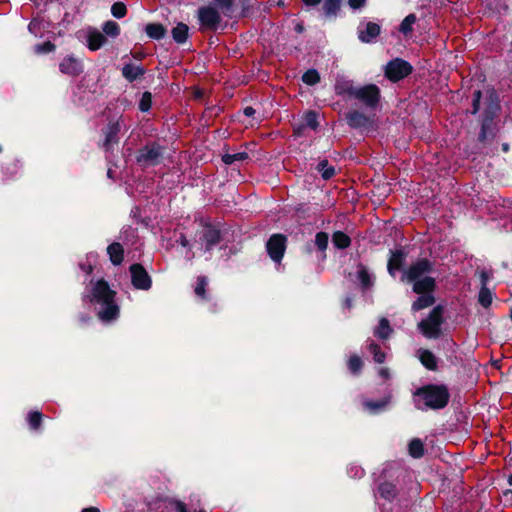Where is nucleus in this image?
I'll return each instance as SVG.
<instances>
[{"instance_id": "obj_1", "label": "nucleus", "mask_w": 512, "mask_h": 512, "mask_svg": "<svg viewBox=\"0 0 512 512\" xmlns=\"http://www.w3.org/2000/svg\"><path fill=\"white\" fill-rule=\"evenodd\" d=\"M89 301L95 306L100 320L109 322L118 317L119 307L115 302V292L110 289L104 280L91 283L90 292L87 295Z\"/></svg>"}, {"instance_id": "obj_2", "label": "nucleus", "mask_w": 512, "mask_h": 512, "mask_svg": "<svg viewBox=\"0 0 512 512\" xmlns=\"http://www.w3.org/2000/svg\"><path fill=\"white\" fill-rule=\"evenodd\" d=\"M432 264L427 259H421L413 263L402 276L403 281L413 283L415 293L432 292L435 280L430 276Z\"/></svg>"}, {"instance_id": "obj_3", "label": "nucleus", "mask_w": 512, "mask_h": 512, "mask_svg": "<svg viewBox=\"0 0 512 512\" xmlns=\"http://www.w3.org/2000/svg\"><path fill=\"white\" fill-rule=\"evenodd\" d=\"M416 395L423 400L426 408L440 409L443 408L449 399V394L445 387L427 386L419 389Z\"/></svg>"}, {"instance_id": "obj_4", "label": "nucleus", "mask_w": 512, "mask_h": 512, "mask_svg": "<svg viewBox=\"0 0 512 512\" xmlns=\"http://www.w3.org/2000/svg\"><path fill=\"white\" fill-rule=\"evenodd\" d=\"M442 323V310L440 307L434 308L428 318L418 324V328L427 338H436L440 333Z\"/></svg>"}, {"instance_id": "obj_5", "label": "nucleus", "mask_w": 512, "mask_h": 512, "mask_svg": "<svg viewBox=\"0 0 512 512\" xmlns=\"http://www.w3.org/2000/svg\"><path fill=\"white\" fill-rule=\"evenodd\" d=\"M411 71V65L402 59H395L386 66V76L392 81H398L404 78L410 74Z\"/></svg>"}, {"instance_id": "obj_6", "label": "nucleus", "mask_w": 512, "mask_h": 512, "mask_svg": "<svg viewBox=\"0 0 512 512\" xmlns=\"http://www.w3.org/2000/svg\"><path fill=\"white\" fill-rule=\"evenodd\" d=\"M286 248V238L280 234H274L267 242V251L271 259L280 262Z\"/></svg>"}, {"instance_id": "obj_7", "label": "nucleus", "mask_w": 512, "mask_h": 512, "mask_svg": "<svg viewBox=\"0 0 512 512\" xmlns=\"http://www.w3.org/2000/svg\"><path fill=\"white\" fill-rule=\"evenodd\" d=\"M198 19L204 28L216 29L220 22V13L216 8L202 7L198 11Z\"/></svg>"}, {"instance_id": "obj_8", "label": "nucleus", "mask_w": 512, "mask_h": 512, "mask_svg": "<svg viewBox=\"0 0 512 512\" xmlns=\"http://www.w3.org/2000/svg\"><path fill=\"white\" fill-rule=\"evenodd\" d=\"M132 284L137 289L148 290L151 287V278L140 264L130 267Z\"/></svg>"}, {"instance_id": "obj_9", "label": "nucleus", "mask_w": 512, "mask_h": 512, "mask_svg": "<svg viewBox=\"0 0 512 512\" xmlns=\"http://www.w3.org/2000/svg\"><path fill=\"white\" fill-rule=\"evenodd\" d=\"M352 95L360 99L367 105H374L378 101L379 90L375 85H367L355 88L351 91Z\"/></svg>"}, {"instance_id": "obj_10", "label": "nucleus", "mask_w": 512, "mask_h": 512, "mask_svg": "<svg viewBox=\"0 0 512 512\" xmlns=\"http://www.w3.org/2000/svg\"><path fill=\"white\" fill-rule=\"evenodd\" d=\"M161 157L160 148L156 145L146 146L139 151L137 162L143 166L155 165Z\"/></svg>"}, {"instance_id": "obj_11", "label": "nucleus", "mask_w": 512, "mask_h": 512, "mask_svg": "<svg viewBox=\"0 0 512 512\" xmlns=\"http://www.w3.org/2000/svg\"><path fill=\"white\" fill-rule=\"evenodd\" d=\"M60 71L70 76L79 75L83 71V66L80 60L75 57H65L59 65Z\"/></svg>"}, {"instance_id": "obj_12", "label": "nucleus", "mask_w": 512, "mask_h": 512, "mask_svg": "<svg viewBox=\"0 0 512 512\" xmlns=\"http://www.w3.org/2000/svg\"><path fill=\"white\" fill-rule=\"evenodd\" d=\"M359 38L362 42H371L380 33V26L373 22L366 23L359 27Z\"/></svg>"}, {"instance_id": "obj_13", "label": "nucleus", "mask_w": 512, "mask_h": 512, "mask_svg": "<svg viewBox=\"0 0 512 512\" xmlns=\"http://www.w3.org/2000/svg\"><path fill=\"white\" fill-rule=\"evenodd\" d=\"M219 232L212 228H205L201 235L202 245L205 246V251H210L214 245L219 242Z\"/></svg>"}, {"instance_id": "obj_14", "label": "nucleus", "mask_w": 512, "mask_h": 512, "mask_svg": "<svg viewBox=\"0 0 512 512\" xmlns=\"http://www.w3.org/2000/svg\"><path fill=\"white\" fill-rule=\"evenodd\" d=\"M106 39L105 36L99 31L93 30L88 34L87 42L88 48L92 51H96L103 46Z\"/></svg>"}, {"instance_id": "obj_15", "label": "nucleus", "mask_w": 512, "mask_h": 512, "mask_svg": "<svg viewBox=\"0 0 512 512\" xmlns=\"http://www.w3.org/2000/svg\"><path fill=\"white\" fill-rule=\"evenodd\" d=\"M404 260L405 254L402 251H395L392 253L388 262V271L392 276H394L395 271L400 269Z\"/></svg>"}, {"instance_id": "obj_16", "label": "nucleus", "mask_w": 512, "mask_h": 512, "mask_svg": "<svg viewBox=\"0 0 512 512\" xmlns=\"http://www.w3.org/2000/svg\"><path fill=\"white\" fill-rule=\"evenodd\" d=\"M421 295L418 299L412 304L413 311H419L424 308L431 306L434 303V298L430 294V292L420 293Z\"/></svg>"}, {"instance_id": "obj_17", "label": "nucleus", "mask_w": 512, "mask_h": 512, "mask_svg": "<svg viewBox=\"0 0 512 512\" xmlns=\"http://www.w3.org/2000/svg\"><path fill=\"white\" fill-rule=\"evenodd\" d=\"M107 253L113 264L118 265L123 260V248L119 243H113L108 246Z\"/></svg>"}, {"instance_id": "obj_18", "label": "nucleus", "mask_w": 512, "mask_h": 512, "mask_svg": "<svg viewBox=\"0 0 512 512\" xmlns=\"http://www.w3.org/2000/svg\"><path fill=\"white\" fill-rule=\"evenodd\" d=\"M143 73V68L138 65L127 64L122 69L123 76L129 81H134L139 76L143 75Z\"/></svg>"}, {"instance_id": "obj_19", "label": "nucleus", "mask_w": 512, "mask_h": 512, "mask_svg": "<svg viewBox=\"0 0 512 512\" xmlns=\"http://www.w3.org/2000/svg\"><path fill=\"white\" fill-rule=\"evenodd\" d=\"M357 278L360 281L363 288H369L373 284L372 275L363 265H358L357 267Z\"/></svg>"}, {"instance_id": "obj_20", "label": "nucleus", "mask_w": 512, "mask_h": 512, "mask_svg": "<svg viewBox=\"0 0 512 512\" xmlns=\"http://www.w3.org/2000/svg\"><path fill=\"white\" fill-rule=\"evenodd\" d=\"M419 359L421 363L428 369L433 370L436 368V358L435 356L428 350H420L419 351Z\"/></svg>"}, {"instance_id": "obj_21", "label": "nucleus", "mask_w": 512, "mask_h": 512, "mask_svg": "<svg viewBox=\"0 0 512 512\" xmlns=\"http://www.w3.org/2000/svg\"><path fill=\"white\" fill-rule=\"evenodd\" d=\"M416 22V16L409 14L406 16L400 24L399 31L405 36H409L413 30V25Z\"/></svg>"}, {"instance_id": "obj_22", "label": "nucleus", "mask_w": 512, "mask_h": 512, "mask_svg": "<svg viewBox=\"0 0 512 512\" xmlns=\"http://www.w3.org/2000/svg\"><path fill=\"white\" fill-rule=\"evenodd\" d=\"M173 38L178 43H183L186 41L188 36V26L183 23H179L172 30Z\"/></svg>"}, {"instance_id": "obj_23", "label": "nucleus", "mask_w": 512, "mask_h": 512, "mask_svg": "<svg viewBox=\"0 0 512 512\" xmlns=\"http://www.w3.org/2000/svg\"><path fill=\"white\" fill-rule=\"evenodd\" d=\"M348 122L353 127H361L368 123V119L360 112L354 111L348 114Z\"/></svg>"}, {"instance_id": "obj_24", "label": "nucleus", "mask_w": 512, "mask_h": 512, "mask_svg": "<svg viewBox=\"0 0 512 512\" xmlns=\"http://www.w3.org/2000/svg\"><path fill=\"white\" fill-rule=\"evenodd\" d=\"M379 494L382 498L391 500L397 494L396 487L392 483H383L379 487Z\"/></svg>"}, {"instance_id": "obj_25", "label": "nucleus", "mask_w": 512, "mask_h": 512, "mask_svg": "<svg viewBox=\"0 0 512 512\" xmlns=\"http://www.w3.org/2000/svg\"><path fill=\"white\" fill-rule=\"evenodd\" d=\"M147 35L153 39H160L165 34V29L161 24H148L145 29Z\"/></svg>"}, {"instance_id": "obj_26", "label": "nucleus", "mask_w": 512, "mask_h": 512, "mask_svg": "<svg viewBox=\"0 0 512 512\" xmlns=\"http://www.w3.org/2000/svg\"><path fill=\"white\" fill-rule=\"evenodd\" d=\"M409 454L413 458H420L424 453L423 443L420 439H413L409 443Z\"/></svg>"}, {"instance_id": "obj_27", "label": "nucleus", "mask_w": 512, "mask_h": 512, "mask_svg": "<svg viewBox=\"0 0 512 512\" xmlns=\"http://www.w3.org/2000/svg\"><path fill=\"white\" fill-rule=\"evenodd\" d=\"M333 244L340 249H344L350 245V238L343 232H335L332 237Z\"/></svg>"}, {"instance_id": "obj_28", "label": "nucleus", "mask_w": 512, "mask_h": 512, "mask_svg": "<svg viewBox=\"0 0 512 512\" xmlns=\"http://www.w3.org/2000/svg\"><path fill=\"white\" fill-rule=\"evenodd\" d=\"M391 332H392V329L389 325L388 320L385 318H382L379 321V325L375 330V335L378 336L379 338L386 339L390 335Z\"/></svg>"}, {"instance_id": "obj_29", "label": "nucleus", "mask_w": 512, "mask_h": 512, "mask_svg": "<svg viewBox=\"0 0 512 512\" xmlns=\"http://www.w3.org/2000/svg\"><path fill=\"white\" fill-rule=\"evenodd\" d=\"M103 31L108 36L116 37L120 33V27L116 22L108 21L104 24Z\"/></svg>"}, {"instance_id": "obj_30", "label": "nucleus", "mask_w": 512, "mask_h": 512, "mask_svg": "<svg viewBox=\"0 0 512 512\" xmlns=\"http://www.w3.org/2000/svg\"><path fill=\"white\" fill-rule=\"evenodd\" d=\"M246 158H247V153L238 152V153H233V154L227 153V154L223 155L222 160L225 164L230 165L236 161H242Z\"/></svg>"}, {"instance_id": "obj_31", "label": "nucleus", "mask_w": 512, "mask_h": 512, "mask_svg": "<svg viewBox=\"0 0 512 512\" xmlns=\"http://www.w3.org/2000/svg\"><path fill=\"white\" fill-rule=\"evenodd\" d=\"M318 171L324 179H330L335 174L334 167L329 166L327 161H322L318 164Z\"/></svg>"}, {"instance_id": "obj_32", "label": "nucleus", "mask_w": 512, "mask_h": 512, "mask_svg": "<svg viewBox=\"0 0 512 512\" xmlns=\"http://www.w3.org/2000/svg\"><path fill=\"white\" fill-rule=\"evenodd\" d=\"M215 3L223 15L230 16L233 0H215Z\"/></svg>"}, {"instance_id": "obj_33", "label": "nucleus", "mask_w": 512, "mask_h": 512, "mask_svg": "<svg viewBox=\"0 0 512 512\" xmlns=\"http://www.w3.org/2000/svg\"><path fill=\"white\" fill-rule=\"evenodd\" d=\"M302 80L308 85H314L319 82L320 77L316 70H308L303 74Z\"/></svg>"}, {"instance_id": "obj_34", "label": "nucleus", "mask_w": 512, "mask_h": 512, "mask_svg": "<svg viewBox=\"0 0 512 512\" xmlns=\"http://www.w3.org/2000/svg\"><path fill=\"white\" fill-rule=\"evenodd\" d=\"M386 404L387 402L384 400L377 402L365 401L364 407L371 413H377L378 411L382 410L386 406Z\"/></svg>"}, {"instance_id": "obj_35", "label": "nucleus", "mask_w": 512, "mask_h": 512, "mask_svg": "<svg viewBox=\"0 0 512 512\" xmlns=\"http://www.w3.org/2000/svg\"><path fill=\"white\" fill-rule=\"evenodd\" d=\"M479 302L484 307H488L492 302L491 292L486 287H483L479 292Z\"/></svg>"}, {"instance_id": "obj_36", "label": "nucleus", "mask_w": 512, "mask_h": 512, "mask_svg": "<svg viewBox=\"0 0 512 512\" xmlns=\"http://www.w3.org/2000/svg\"><path fill=\"white\" fill-rule=\"evenodd\" d=\"M328 234L324 232H319L315 236V244L319 250L324 251L328 245Z\"/></svg>"}, {"instance_id": "obj_37", "label": "nucleus", "mask_w": 512, "mask_h": 512, "mask_svg": "<svg viewBox=\"0 0 512 512\" xmlns=\"http://www.w3.org/2000/svg\"><path fill=\"white\" fill-rule=\"evenodd\" d=\"M152 104V95L150 92H145L142 94V97L140 99L139 103V109L143 112H146L150 109Z\"/></svg>"}, {"instance_id": "obj_38", "label": "nucleus", "mask_w": 512, "mask_h": 512, "mask_svg": "<svg viewBox=\"0 0 512 512\" xmlns=\"http://www.w3.org/2000/svg\"><path fill=\"white\" fill-rule=\"evenodd\" d=\"M111 13L116 18H122L126 15V6L123 3H114L111 8Z\"/></svg>"}, {"instance_id": "obj_39", "label": "nucleus", "mask_w": 512, "mask_h": 512, "mask_svg": "<svg viewBox=\"0 0 512 512\" xmlns=\"http://www.w3.org/2000/svg\"><path fill=\"white\" fill-rule=\"evenodd\" d=\"M120 129L119 123H114L109 127V132L107 133L105 146H108L111 142L114 141L115 135L118 133Z\"/></svg>"}, {"instance_id": "obj_40", "label": "nucleus", "mask_w": 512, "mask_h": 512, "mask_svg": "<svg viewBox=\"0 0 512 512\" xmlns=\"http://www.w3.org/2000/svg\"><path fill=\"white\" fill-rule=\"evenodd\" d=\"M120 129L119 123H114L109 127V132L107 133L105 146H108L111 142L114 141L115 135L118 133Z\"/></svg>"}, {"instance_id": "obj_41", "label": "nucleus", "mask_w": 512, "mask_h": 512, "mask_svg": "<svg viewBox=\"0 0 512 512\" xmlns=\"http://www.w3.org/2000/svg\"><path fill=\"white\" fill-rule=\"evenodd\" d=\"M340 0H325L324 9L327 14H334L339 8Z\"/></svg>"}, {"instance_id": "obj_42", "label": "nucleus", "mask_w": 512, "mask_h": 512, "mask_svg": "<svg viewBox=\"0 0 512 512\" xmlns=\"http://www.w3.org/2000/svg\"><path fill=\"white\" fill-rule=\"evenodd\" d=\"M305 125L311 129H316L318 123H317V115L315 112H308L306 115H305Z\"/></svg>"}, {"instance_id": "obj_43", "label": "nucleus", "mask_w": 512, "mask_h": 512, "mask_svg": "<svg viewBox=\"0 0 512 512\" xmlns=\"http://www.w3.org/2000/svg\"><path fill=\"white\" fill-rule=\"evenodd\" d=\"M348 366L351 372L356 373L361 369L362 361L358 356L354 355L349 359Z\"/></svg>"}, {"instance_id": "obj_44", "label": "nucleus", "mask_w": 512, "mask_h": 512, "mask_svg": "<svg viewBox=\"0 0 512 512\" xmlns=\"http://www.w3.org/2000/svg\"><path fill=\"white\" fill-rule=\"evenodd\" d=\"M369 348L374 354V360L378 363H383L385 360V354L378 349V346L374 343H371Z\"/></svg>"}, {"instance_id": "obj_45", "label": "nucleus", "mask_w": 512, "mask_h": 512, "mask_svg": "<svg viewBox=\"0 0 512 512\" xmlns=\"http://www.w3.org/2000/svg\"><path fill=\"white\" fill-rule=\"evenodd\" d=\"M55 46L51 42H45L42 45H36L34 50L38 54L49 53L54 50Z\"/></svg>"}, {"instance_id": "obj_46", "label": "nucleus", "mask_w": 512, "mask_h": 512, "mask_svg": "<svg viewBox=\"0 0 512 512\" xmlns=\"http://www.w3.org/2000/svg\"><path fill=\"white\" fill-rule=\"evenodd\" d=\"M206 285H207V279L205 277H200L198 279L197 286L195 287L196 295H198L200 297H204Z\"/></svg>"}, {"instance_id": "obj_47", "label": "nucleus", "mask_w": 512, "mask_h": 512, "mask_svg": "<svg viewBox=\"0 0 512 512\" xmlns=\"http://www.w3.org/2000/svg\"><path fill=\"white\" fill-rule=\"evenodd\" d=\"M42 415L39 412H32L29 414V423L32 428L36 429L41 422Z\"/></svg>"}, {"instance_id": "obj_48", "label": "nucleus", "mask_w": 512, "mask_h": 512, "mask_svg": "<svg viewBox=\"0 0 512 512\" xmlns=\"http://www.w3.org/2000/svg\"><path fill=\"white\" fill-rule=\"evenodd\" d=\"M481 98V92L479 90L474 92V99H473V111L472 113H476L479 110V103Z\"/></svg>"}, {"instance_id": "obj_49", "label": "nucleus", "mask_w": 512, "mask_h": 512, "mask_svg": "<svg viewBox=\"0 0 512 512\" xmlns=\"http://www.w3.org/2000/svg\"><path fill=\"white\" fill-rule=\"evenodd\" d=\"M365 0H349V5L353 9L360 8L364 5Z\"/></svg>"}, {"instance_id": "obj_50", "label": "nucleus", "mask_w": 512, "mask_h": 512, "mask_svg": "<svg viewBox=\"0 0 512 512\" xmlns=\"http://www.w3.org/2000/svg\"><path fill=\"white\" fill-rule=\"evenodd\" d=\"M255 113V110L252 107H246L244 109V114L248 117L253 116Z\"/></svg>"}, {"instance_id": "obj_51", "label": "nucleus", "mask_w": 512, "mask_h": 512, "mask_svg": "<svg viewBox=\"0 0 512 512\" xmlns=\"http://www.w3.org/2000/svg\"><path fill=\"white\" fill-rule=\"evenodd\" d=\"M379 374L383 377V378H388L389 377V371L388 369L386 368H381L379 370Z\"/></svg>"}, {"instance_id": "obj_52", "label": "nucleus", "mask_w": 512, "mask_h": 512, "mask_svg": "<svg viewBox=\"0 0 512 512\" xmlns=\"http://www.w3.org/2000/svg\"><path fill=\"white\" fill-rule=\"evenodd\" d=\"M176 509L178 512H187L186 507L183 503H177Z\"/></svg>"}, {"instance_id": "obj_53", "label": "nucleus", "mask_w": 512, "mask_h": 512, "mask_svg": "<svg viewBox=\"0 0 512 512\" xmlns=\"http://www.w3.org/2000/svg\"><path fill=\"white\" fill-rule=\"evenodd\" d=\"M81 268L83 270H85L88 274L92 272V265L91 263L89 262V264L86 266L84 264H81Z\"/></svg>"}, {"instance_id": "obj_54", "label": "nucleus", "mask_w": 512, "mask_h": 512, "mask_svg": "<svg viewBox=\"0 0 512 512\" xmlns=\"http://www.w3.org/2000/svg\"><path fill=\"white\" fill-rule=\"evenodd\" d=\"M38 25V23L36 21H32L30 24H29V30L32 32V33H35V29H36V26Z\"/></svg>"}, {"instance_id": "obj_55", "label": "nucleus", "mask_w": 512, "mask_h": 512, "mask_svg": "<svg viewBox=\"0 0 512 512\" xmlns=\"http://www.w3.org/2000/svg\"><path fill=\"white\" fill-rule=\"evenodd\" d=\"M82 512H100V511L97 508L90 507V508L83 509Z\"/></svg>"}, {"instance_id": "obj_56", "label": "nucleus", "mask_w": 512, "mask_h": 512, "mask_svg": "<svg viewBox=\"0 0 512 512\" xmlns=\"http://www.w3.org/2000/svg\"><path fill=\"white\" fill-rule=\"evenodd\" d=\"M308 5H315L319 3L320 0H303Z\"/></svg>"}, {"instance_id": "obj_57", "label": "nucleus", "mask_w": 512, "mask_h": 512, "mask_svg": "<svg viewBox=\"0 0 512 512\" xmlns=\"http://www.w3.org/2000/svg\"><path fill=\"white\" fill-rule=\"evenodd\" d=\"M180 243H181V245H182V246H184V247H185V246H187L188 241H187V239H186L185 237H181V239H180Z\"/></svg>"}, {"instance_id": "obj_58", "label": "nucleus", "mask_w": 512, "mask_h": 512, "mask_svg": "<svg viewBox=\"0 0 512 512\" xmlns=\"http://www.w3.org/2000/svg\"><path fill=\"white\" fill-rule=\"evenodd\" d=\"M362 475H363V470L357 468L356 473H354V476L361 477Z\"/></svg>"}, {"instance_id": "obj_59", "label": "nucleus", "mask_w": 512, "mask_h": 512, "mask_svg": "<svg viewBox=\"0 0 512 512\" xmlns=\"http://www.w3.org/2000/svg\"><path fill=\"white\" fill-rule=\"evenodd\" d=\"M508 482L512 486V475L509 477Z\"/></svg>"}, {"instance_id": "obj_60", "label": "nucleus", "mask_w": 512, "mask_h": 512, "mask_svg": "<svg viewBox=\"0 0 512 512\" xmlns=\"http://www.w3.org/2000/svg\"><path fill=\"white\" fill-rule=\"evenodd\" d=\"M503 150L504 151H507L508 150V146L506 144L503 145Z\"/></svg>"}, {"instance_id": "obj_61", "label": "nucleus", "mask_w": 512, "mask_h": 512, "mask_svg": "<svg viewBox=\"0 0 512 512\" xmlns=\"http://www.w3.org/2000/svg\"><path fill=\"white\" fill-rule=\"evenodd\" d=\"M484 129H485V126H482V134H481V137H484Z\"/></svg>"}, {"instance_id": "obj_62", "label": "nucleus", "mask_w": 512, "mask_h": 512, "mask_svg": "<svg viewBox=\"0 0 512 512\" xmlns=\"http://www.w3.org/2000/svg\"><path fill=\"white\" fill-rule=\"evenodd\" d=\"M511 319H512V309H511Z\"/></svg>"}, {"instance_id": "obj_63", "label": "nucleus", "mask_w": 512, "mask_h": 512, "mask_svg": "<svg viewBox=\"0 0 512 512\" xmlns=\"http://www.w3.org/2000/svg\"><path fill=\"white\" fill-rule=\"evenodd\" d=\"M510 493H511V496H512V490L510 491Z\"/></svg>"}]
</instances>
